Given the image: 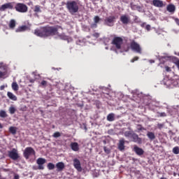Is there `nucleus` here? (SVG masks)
<instances>
[{
    "mask_svg": "<svg viewBox=\"0 0 179 179\" xmlns=\"http://www.w3.org/2000/svg\"><path fill=\"white\" fill-rule=\"evenodd\" d=\"M26 30H29V27L27 25L20 26L15 29V33H23V31H26Z\"/></svg>",
    "mask_w": 179,
    "mask_h": 179,
    "instance_id": "16",
    "label": "nucleus"
},
{
    "mask_svg": "<svg viewBox=\"0 0 179 179\" xmlns=\"http://www.w3.org/2000/svg\"><path fill=\"white\" fill-rule=\"evenodd\" d=\"M118 149L122 151L125 149V141L124 140H120L118 144Z\"/></svg>",
    "mask_w": 179,
    "mask_h": 179,
    "instance_id": "23",
    "label": "nucleus"
},
{
    "mask_svg": "<svg viewBox=\"0 0 179 179\" xmlns=\"http://www.w3.org/2000/svg\"><path fill=\"white\" fill-rule=\"evenodd\" d=\"M147 136H148V139H150V141H153V140L156 139V136L155 135V133H153L152 131H148Z\"/></svg>",
    "mask_w": 179,
    "mask_h": 179,
    "instance_id": "25",
    "label": "nucleus"
},
{
    "mask_svg": "<svg viewBox=\"0 0 179 179\" xmlns=\"http://www.w3.org/2000/svg\"><path fill=\"white\" fill-rule=\"evenodd\" d=\"M58 29H61V26H45L41 29H36L34 31V34L37 37H51L52 36H58Z\"/></svg>",
    "mask_w": 179,
    "mask_h": 179,
    "instance_id": "1",
    "label": "nucleus"
},
{
    "mask_svg": "<svg viewBox=\"0 0 179 179\" xmlns=\"http://www.w3.org/2000/svg\"><path fill=\"white\" fill-rule=\"evenodd\" d=\"M1 174H0V178H1Z\"/></svg>",
    "mask_w": 179,
    "mask_h": 179,
    "instance_id": "57",
    "label": "nucleus"
},
{
    "mask_svg": "<svg viewBox=\"0 0 179 179\" xmlns=\"http://www.w3.org/2000/svg\"><path fill=\"white\" fill-rule=\"evenodd\" d=\"M115 120V117H114V113H110L107 116V121H109L110 122L114 121Z\"/></svg>",
    "mask_w": 179,
    "mask_h": 179,
    "instance_id": "27",
    "label": "nucleus"
},
{
    "mask_svg": "<svg viewBox=\"0 0 179 179\" xmlns=\"http://www.w3.org/2000/svg\"><path fill=\"white\" fill-rule=\"evenodd\" d=\"M124 43V39L120 36H115L113 38L111 44L114 45L116 50H121V47L122 46V43Z\"/></svg>",
    "mask_w": 179,
    "mask_h": 179,
    "instance_id": "4",
    "label": "nucleus"
},
{
    "mask_svg": "<svg viewBox=\"0 0 179 179\" xmlns=\"http://www.w3.org/2000/svg\"><path fill=\"white\" fill-rule=\"evenodd\" d=\"M130 47L132 51L137 52V54H142V48H141V45H139L135 41L131 42Z\"/></svg>",
    "mask_w": 179,
    "mask_h": 179,
    "instance_id": "7",
    "label": "nucleus"
},
{
    "mask_svg": "<svg viewBox=\"0 0 179 179\" xmlns=\"http://www.w3.org/2000/svg\"><path fill=\"white\" fill-rule=\"evenodd\" d=\"M6 9H13V5H12V3H6L1 5L0 7V12H5Z\"/></svg>",
    "mask_w": 179,
    "mask_h": 179,
    "instance_id": "11",
    "label": "nucleus"
},
{
    "mask_svg": "<svg viewBox=\"0 0 179 179\" xmlns=\"http://www.w3.org/2000/svg\"><path fill=\"white\" fill-rule=\"evenodd\" d=\"M8 27L10 30H15V27H16V20H10L8 23Z\"/></svg>",
    "mask_w": 179,
    "mask_h": 179,
    "instance_id": "21",
    "label": "nucleus"
},
{
    "mask_svg": "<svg viewBox=\"0 0 179 179\" xmlns=\"http://www.w3.org/2000/svg\"><path fill=\"white\" fill-rule=\"evenodd\" d=\"M91 27H94V28H96V27H97V23H95L94 22V24H92V25H91Z\"/></svg>",
    "mask_w": 179,
    "mask_h": 179,
    "instance_id": "47",
    "label": "nucleus"
},
{
    "mask_svg": "<svg viewBox=\"0 0 179 179\" xmlns=\"http://www.w3.org/2000/svg\"><path fill=\"white\" fill-rule=\"evenodd\" d=\"M152 5L156 8H163V6H166L162 0H152Z\"/></svg>",
    "mask_w": 179,
    "mask_h": 179,
    "instance_id": "12",
    "label": "nucleus"
},
{
    "mask_svg": "<svg viewBox=\"0 0 179 179\" xmlns=\"http://www.w3.org/2000/svg\"><path fill=\"white\" fill-rule=\"evenodd\" d=\"M160 179H167L166 178L162 177Z\"/></svg>",
    "mask_w": 179,
    "mask_h": 179,
    "instance_id": "55",
    "label": "nucleus"
},
{
    "mask_svg": "<svg viewBox=\"0 0 179 179\" xmlns=\"http://www.w3.org/2000/svg\"><path fill=\"white\" fill-rule=\"evenodd\" d=\"M171 85H172V86H174V87H177L179 85V78L177 77L176 78H173L171 80Z\"/></svg>",
    "mask_w": 179,
    "mask_h": 179,
    "instance_id": "22",
    "label": "nucleus"
},
{
    "mask_svg": "<svg viewBox=\"0 0 179 179\" xmlns=\"http://www.w3.org/2000/svg\"><path fill=\"white\" fill-rule=\"evenodd\" d=\"M134 132L132 131H127L124 132V136L126 138H132V136L134 135Z\"/></svg>",
    "mask_w": 179,
    "mask_h": 179,
    "instance_id": "28",
    "label": "nucleus"
},
{
    "mask_svg": "<svg viewBox=\"0 0 179 179\" xmlns=\"http://www.w3.org/2000/svg\"><path fill=\"white\" fill-rule=\"evenodd\" d=\"M174 20H175L176 24H178V26H179V19L178 18H174Z\"/></svg>",
    "mask_w": 179,
    "mask_h": 179,
    "instance_id": "46",
    "label": "nucleus"
},
{
    "mask_svg": "<svg viewBox=\"0 0 179 179\" xmlns=\"http://www.w3.org/2000/svg\"><path fill=\"white\" fill-rule=\"evenodd\" d=\"M120 22H122V23L123 24H128V23H129V22H130L129 17H128V15H122L120 17Z\"/></svg>",
    "mask_w": 179,
    "mask_h": 179,
    "instance_id": "15",
    "label": "nucleus"
},
{
    "mask_svg": "<svg viewBox=\"0 0 179 179\" xmlns=\"http://www.w3.org/2000/svg\"><path fill=\"white\" fill-rule=\"evenodd\" d=\"M34 12H35V13H41V6L38 5L35 6L34 8Z\"/></svg>",
    "mask_w": 179,
    "mask_h": 179,
    "instance_id": "29",
    "label": "nucleus"
},
{
    "mask_svg": "<svg viewBox=\"0 0 179 179\" xmlns=\"http://www.w3.org/2000/svg\"><path fill=\"white\" fill-rule=\"evenodd\" d=\"M138 59H139V57L136 56L130 60V62L134 63V62H135V61H138Z\"/></svg>",
    "mask_w": 179,
    "mask_h": 179,
    "instance_id": "37",
    "label": "nucleus"
},
{
    "mask_svg": "<svg viewBox=\"0 0 179 179\" xmlns=\"http://www.w3.org/2000/svg\"><path fill=\"white\" fill-rule=\"evenodd\" d=\"M173 176H177V173H173Z\"/></svg>",
    "mask_w": 179,
    "mask_h": 179,
    "instance_id": "56",
    "label": "nucleus"
},
{
    "mask_svg": "<svg viewBox=\"0 0 179 179\" xmlns=\"http://www.w3.org/2000/svg\"><path fill=\"white\" fill-rule=\"evenodd\" d=\"M71 148L73 152H78L79 151V144L76 142L71 143Z\"/></svg>",
    "mask_w": 179,
    "mask_h": 179,
    "instance_id": "19",
    "label": "nucleus"
},
{
    "mask_svg": "<svg viewBox=\"0 0 179 179\" xmlns=\"http://www.w3.org/2000/svg\"><path fill=\"white\" fill-rule=\"evenodd\" d=\"M103 150L107 155H110V149L107 148V147H103Z\"/></svg>",
    "mask_w": 179,
    "mask_h": 179,
    "instance_id": "38",
    "label": "nucleus"
},
{
    "mask_svg": "<svg viewBox=\"0 0 179 179\" xmlns=\"http://www.w3.org/2000/svg\"><path fill=\"white\" fill-rule=\"evenodd\" d=\"M137 128L138 131H142L143 129V127H142L141 124H137Z\"/></svg>",
    "mask_w": 179,
    "mask_h": 179,
    "instance_id": "41",
    "label": "nucleus"
},
{
    "mask_svg": "<svg viewBox=\"0 0 179 179\" xmlns=\"http://www.w3.org/2000/svg\"><path fill=\"white\" fill-rule=\"evenodd\" d=\"M93 36L96 37V38H99V37L100 36V34H99V33H94L93 34Z\"/></svg>",
    "mask_w": 179,
    "mask_h": 179,
    "instance_id": "42",
    "label": "nucleus"
},
{
    "mask_svg": "<svg viewBox=\"0 0 179 179\" xmlns=\"http://www.w3.org/2000/svg\"><path fill=\"white\" fill-rule=\"evenodd\" d=\"M9 113L10 114H15V113H16V108L13 106H10L9 108Z\"/></svg>",
    "mask_w": 179,
    "mask_h": 179,
    "instance_id": "33",
    "label": "nucleus"
},
{
    "mask_svg": "<svg viewBox=\"0 0 179 179\" xmlns=\"http://www.w3.org/2000/svg\"><path fill=\"white\" fill-rule=\"evenodd\" d=\"M134 152H135L136 155H138V156H142V155L145 153V151H143V149L138 147V145L134 146Z\"/></svg>",
    "mask_w": 179,
    "mask_h": 179,
    "instance_id": "14",
    "label": "nucleus"
},
{
    "mask_svg": "<svg viewBox=\"0 0 179 179\" xmlns=\"http://www.w3.org/2000/svg\"><path fill=\"white\" fill-rule=\"evenodd\" d=\"M0 117H1V118H6V117H8V114H6V111L1 110L0 111Z\"/></svg>",
    "mask_w": 179,
    "mask_h": 179,
    "instance_id": "31",
    "label": "nucleus"
},
{
    "mask_svg": "<svg viewBox=\"0 0 179 179\" xmlns=\"http://www.w3.org/2000/svg\"><path fill=\"white\" fill-rule=\"evenodd\" d=\"M73 166L75 169H77L79 172L82 171V166L80 165V161L77 158L73 159Z\"/></svg>",
    "mask_w": 179,
    "mask_h": 179,
    "instance_id": "13",
    "label": "nucleus"
},
{
    "mask_svg": "<svg viewBox=\"0 0 179 179\" xmlns=\"http://www.w3.org/2000/svg\"><path fill=\"white\" fill-rule=\"evenodd\" d=\"M30 83H34V80H30Z\"/></svg>",
    "mask_w": 179,
    "mask_h": 179,
    "instance_id": "53",
    "label": "nucleus"
},
{
    "mask_svg": "<svg viewBox=\"0 0 179 179\" xmlns=\"http://www.w3.org/2000/svg\"><path fill=\"white\" fill-rule=\"evenodd\" d=\"M3 89H5V86L2 85L0 87V90H3Z\"/></svg>",
    "mask_w": 179,
    "mask_h": 179,
    "instance_id": "52",
    "label": "nucleus"
},
{
    "mask_svg": "<svg viewBox=\"0 0 179 179\" xmlns=\"http://www.w3.org/2000/svg\"><path fill=\"white\" fill-rule=\"evenodd\" d=\"M150 64H155V60L150 59L149 60Z\"/></svg>",
    "mask_w": 179,
    "mask_h": 179,
    "instance_id": "50",
    "label": "nucleus"
},
{
    "mask_svg": "<svg viewBox=\"0 0 179 179\" xmlns=\"http://www.w3.org/2000/svg\"><path fill=\"white\" fill-rule=\"evenodd\" d=\"M166 113H159V116L160 117H166Z\"/></svg>",
    "mask_w": 179,
    "mask_h": 179,
    "instance_id": "44",
    "label": "nucleus"
},
{
    "mask_svg": "<svg viewBox=\"0 0 179 179\" xmlns=\"http://www.w3.org/2000/svg\"><path fill=\"white\" fill-rule=\"evenodd\" d=\"M7 96L10 99V100H13V101H16L17 100V97L15 96V95L10 92H7Z\"/></svg>",
    "mask_w": 179,
    "mask_h": 179,
    "instance_id": "24",
    "label": "nucleus"
},
{
    "mask_svg": "<svg viewBox=\"0 0 179 179\" xmlns=\"http://www.w3.org/2000/svg\"><path fill=\"white\" fill-rule=\"evenodd\" d=\"M3 171H9V170L6 169H3Z\"/></svg>",
    "mask_w": 179,
    "mask_h": 179,
    "instance_id": "54",
    "label": "nucleus"
},
{
    "mask_svg": "<svg viewBox=\"0 0 179 179\" xmlns=\"http://www.w3.org/2000/svg\"><path fill=\"white\" fill-rule=\"evenodd\" d=\"M166 10L170 13H174L176 12V6L174 4H169L166 7Z\"/></svg>",
    "mask_w": 179,
    "mask_h": 179,
    "instance_id": "18",
    "label": "nucleus"
},
{
    "mask_svg": "<svg viewBox=\"0 0 179 179\" xmlns=\"http://www.w3.org/2000/svg\"><path fill=\"white\" fill-rule=\"evenodd\" d=\"M15 9L20 13H26L29 10V7L23 3H17L15 6Z\"/></svg>",
    "mask_w": 179,
    "mask_h": 179,
    "instance_id": "5",
    "label": "nucleus"
},
{
    "mask_svg": "<svg viewBox=\"0 0 179 179\" xmlns=\"http://www.w3.org/2000/svg\"><path fill=\"white\" fill-rule=\"evenodd\" d=\"M134 21L136 22V23H139V22H141V20H138V17H136L135 18V20H134Z\"/></svg>",
    "mask_w": 179,
    "mask_h": 179,
    "instance_id": "48",
    "label": "nucleus"
},
{
    "mask_svg": "<svg viewBox=\"0 0 179 179\" xmlns=\"http://www.w3.org/2000/svg\"><path fill=\"white\" fill-rule=\"evenodd\" d=\"M173 153H174V155H179V148L178 147H175L173 148Z\"/></svg>",
    "mask_w": 179,
    "mask_h": 179,
    "instance_id": "34",
    "label": "nucleus"
},
{
    "mask_svg": "<svg viewBox=\"0 0 179 179\" xmlns=\"http://www.w3.org/2000/svg\"><path fill=\"white\" fill-rule=\"evenodd\" d=\"M66 8L71 15H75L79 12V4L75 1H67Z\"/></svg>",
    "mask_w": 179,
    "mask_h": 179,
    "instance_id": "2",
    "label": "nucleus"
},
{
    "mask_svg": "<svg viewBox=\"0 0 179 179\" xmlns=\"http://www.w3.org/2000/svg\"><path fill=\"white\" fill-rule=\"evenodd\" d=\"M8 157L12 159V160H17V159L20 158V155H19L17 149L13 148L11 151H8Z\"/></svg>",
    "mask_w": 179,
    "mask_h": 179,
    "instance_id": "9",
    "label": "nucleus"
},
{
    "mask_svg": "<svg viewBox=\"0 0 179 179\" xmlns=\"http://www.w3.org/2000/svg\"><path fill=\"white\" fill-rule=\"evenodd\" d=\"M57 171H62L65 169V164L64 162H58L56 164Z\"/></svg>",
    "mask_w": 179,
    "mask_h": 179,
    "instance_id": "20",
    "label": "nucleus"
},
{
    "mask_svg": "<svg viewBox=\"0 0 179 179\" xmlns=\"http://www.w3.org/2000/svg\"><path fill=\"white\" fill-rule=\"evenodd\" d=\"M41 86H44L45 87V86H47V81L46 80H42L41 83Z\"/></svg>",
    "mask_w": 179,
    "mask_h": 179,
    "instance_id": "39",
    "label": "nucleus"
},
{
    "mask_svg": "<svg viewBox=\"0 0 179 179\" xmlns=\"http://www.w3.org/2000/svg\"><path fill=\"white\" fill-rule=\"evenodd\" d=\"M165 71H166V72H171V68H170V67L168 66H165Z\"/></svg>",
    "mask_w": 179,
    "mask_h": 179,
    "instance_id": "40",
    "label": "nucleus"
},
{
    "mask_svg": "<svg viewBox=\"0 0 179 179\" xmlns=\"http://www.w3.org/2000/svg\"><path fill=\"white\" fill-rule=\"evenodd\" d=\"M16 129L17 128L15 127H10L8 130L13 135H16Z\"/></svg>",
    "mask_w": 179,
    "mask_h": 179,
    "instance_id": "30",
    "label": "nucleus"
},
{
    "mask_svg": "<svg viewBox=\"0 0 179 179\" xmlns=\"http://www.w3.org/2000/svg\"><path fill=\"white\" fill-rule=\"evenodd\" d=\"M23 156L27 159H30L31 156H36V151L33 148L27 147L23 152Z\"/></svg>",
    "mask_w": 179,
    "mask_h": 179,
    "instance_id": "6",
    "label": "nucleus"
},
{
    "mask_svg": "<svg viewBox=\"0 0 179 179\" xmlns=\"http://www.w3.org/2000/svg\"><path fill=\"white\" fill-rule=\"evenodd\" d=\"M145 29L148 30V31H150V24H147L145 26Z\"/></svg>",
    "mask_w": 179,
    "mask_h": 179,
    "instance_id": "43",
    "label": "nucleus"
},
{
    "mask_svg": "<svg viewBox=\"0 0 179 179\" xmlns=\"http://www.w3.org/2000/svg\"><path fill=\"white\" fill-rule=\"evenodd\" d=\"M47 163V159L43 157H39L36 159V164L38 166H33L32 170H44V164Z\"/></svg>",
    "mask_w": 179,
    "mask_h": 179,
    "instance_id": "3",
    "label": "nucleus"
},
{
    "mask_svg": "<svg viewBox=\"0 0 179 179\" xmlns=\"http://www.w3.org/2000/svg\"><path fill=\"white\" fill-rule=\"evenodd\" d=\"M59 136H61V133L58 131L54 133L53 134V138H59Z\"/></svg>",
    "mask_w": 179,
    "mask_h": 179,
    "instance_id": "36",
    "label": "nucleus"
},
{
    "mask_svg": "<svg viewBox=\"0 0 179 179\" xmlns=\"http://www.w3.org/2000/svg\"><path fill=\"white\" fill-rule=\"evenodd\" d=\"M115 16L114 15L106 17L104 20V24L109 27H113V26H114V23H115Z\"/></svg>",
    "mask_w": 179,
    "mask_h": 179,
    "instance_id": "8",
    "label": "nucleus"
},
{
    "mask_svg": "<svg viewBox=\"0 0 179 179\" xmlns=\"http://www.w3.org/2000/svg\"><path fill=\"white\" fill-rule=\"evenodd\" d=\"M141 26L142 27H145V26H146V22H143V23L141 24Z\"/></svg>",
    "mask_w": 179,
    "mask_h": 179,
    "instance_id": "49",
    "label": "nucleus"
},
{
    "mask_svg": "<svg viewBox=\"0 0 179 179\" xmlns=\"http://www.w3.org/2000/svg\"><path fill=\"white\" fill-rule=\"evenodd\" d=\"M94 23H99L100 22V17L95 16L94 18Z\"/></svg>",
    "mask_w": 179,
    "mask_h": 179,
    "instance_id": "35",
    "label": "nucleus"
},
{
    "mask_svg": "<svg viewBox=\"0 0 179 179\" xmlns=\"http://www.w3.org/2000/svg\"><path fill=\"white\" fill-rule=\"evenodd\" d=\"M131 138L133 139V141H134L136 143H142V138H139V136L136 134H133V136H131Z\"/></svg>",
    "mask_w": 179,
    "mask_h": 179,
    "instance_id": "17",
    "label": "nucleus"
},
{
    "mask_svg": "<svg viewBox=\"0 0 179 179\" xmlns=\"http://www.w3.org/2000/svg\"><path fill=\"white\" fill-rule=\"evenodd\" d=\"M11 87L14 92H17V90H19V85H17V83L16 82L12 83Z\"/></svg>",
    "mask_w": 179,
    "mask_h": 179,
    "instance_id": "26",
    "label": "nucleus"
},
{
    "mask_svg": "<svg viewBox=\"0 0 179 179\" xmlns=\"http://www.w3.org/2000/svg\"><path fill=\"white\" fill-rule=\"evenodd\" d=\"M19 178H20L19 175L15 174V176H14V179H19ZM1 179H6V178H1Z\"/></svg>",
    "mask_w": 179,
    "mask_h": 179,
    "instance_id": "45",
    "label": "nucleus"
},
{
    "mask_svg": "<svg viewBox=\"0 0 179 179\" xmlns=\"http://www.w3.org/2000/svg\"><path fill=\"white\" fill-rule=\"evenodd\" d=\"M48 170H54L55 169V165L51 162L48 164Z\"/></svg>",
    "mask_w": 179,
    "mask_h": 179,
    "instance_id": "32",
    "label": "nucleus"
},
{
    "mask_svg": "<svg viewBox=\"0 0 179 179\" xmlns=\"http://www.w3.org/2000/svg\"><path fill=\"white\" fill-rule=\"evenodd\" d=\"M157 127H158L159 128H162L163 124H157Z\"/></svg>",
    "mask_w": 179,
    "mask_h": 179,
    "instance_id": "51",
    "label": "nucleus"
},
{
    "mask_svg": "<svg viewBox=\"0 0 179 179\" xmlns=\"http://www.w3.org/2000/svg\"><path fill=\"white\" fill-rule=\"evenodd\" d=\"M8 73V66L3 62L0 63V78H3Z\"/></svg>",
    "mask_w": 179,
    "mask_h": 179,
    "instance_id": "10",
    "label": "nucleus"
}]
</instances>
